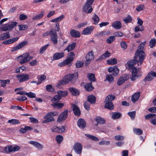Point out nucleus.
I'll list each match as a JSON object with an SVG mask.
<instances>
[{
	"instance_id": "obj_40",
	"label": "nucleus",
	"mask_w": 156,
	"mask_h": 156,
	"mask_svg": "<svg viewBox=\"0 0 156 156\" xmlns=\"http://www.w3.org/2000/svg\"><path fill=\"white\" fill-rule=\"evenodd\" d=\"M133 131L135 134L138 135H141L143 132V131L140 129L134 128Z\"/></svg>"
},
{
	"instance_id": "obj_15",
	"label": "nucleus",
	"mask_w": 156,
	"mask_h": 156,
	"mask_svg": "<svg viewBox=\"0 0 156 156\" xmlns=\"http://www.w3.org/2000/svg\"><path fill=\"white\" fill-rule=\"evenodd\" d=\"M138 60L137 59L135 58L134 59H132L128 62L127 65V66L129 67V69H133V67H135L134 66L137 62L138 63Z\"/></svg>"
},
{
	"instance_id": "obj_60",
	"label": "nucleus",
	"mask_w": 156,
	"mask_h": 156,
	"mask_svg": "<svg viewBox=\"0 0 156 156\" xmlns=\"http://www.w3.org/2000/svg\"><path fill=\"white\" fill-rule=\"evenodd\" d=\"M20 149V147L16 145L13 147L12 146V152H15L19 151Z\"/></svg>"
},
{
	"instance_id": "obj_31",
	"label": "nucleus",
	"mask_w": 156,
	"mask_h": 156,
	"mask_svg": "<svg viewBox=\"0 0 156 156\" xmlns=\"http://www.w3.org/2000/svg\"><path fill=\"white\" fill-rule=\"evenodd\" d=\"M117 62V59L115 58L112 59H109L107 60V64L110 65H114L116 64Z\"/></svg>"
},
{
	"instance_id": "obj_34",
	"label": "nucleus",
	"mask_w": 156,
	"mask_h": 156,
	"mask_svg": "<svg viewBox=\"0 0 156 156\" xmlns=\"http://www.w3.org/2000/svg\"><path fill=\"white\" fill-rule=\"evenodd\" d=\"M65 16L64 15H61L59 16L55 19H54L51 20V22H58L62 20L64 17Z\"/></svg>"
},
{
	"instance_id": "obj_47",
	"label": "nucleus",
	"mask_w": 156,
	"mask_h": 156,
	"mask_svg": "<svg viewBox=\"0 0 156 156\" xmlns=\"http://www.w3.org/2000/svg\"><path fill=\"white\" fill-rule=\"evenodd\" d=\"M9 81L10 80H0V83H2L1 86L3 87H5L6 84L9 83Z\"/></svg>"
},
{
	"instance_id": "obj_23",
	"label": "nucleus",
	"mask_w": 156,
	"mask_h": 156,
	"mask_svg": "<svg viewBox=\"0 0 156 156\" xmlns=\"http://www.w3.org/2000/svg\"><path fill=\"white\" fill-rule=\"evenodd\" d=\"M69 90L73 95L76 96L79 94V91L78 90L74 87L70 88L69 89Z\"/></svg>"
},
{
	"instance_id": "obj_59",
	"label": "nucleus",
	"mask_w": 156,
	"mask_h": 156,
	"mask_svg": "<svg viewBox=\"0 0 156 156\" xmlns=\"http://www.w3.org/2000/svg\"><path fill=\"white\" fill-rule=\"evenodd\" d=\"M115 139L116 140H122L124 139V136L121 135H117L115 137Z\"/></svg>"
},
{
	"instance_id": "obj_62",
	"label": "nucleus",
	"mask_w": 156,
	"mask_h": 156,
	"mask_svg": "<svg viewBox=\"0 0 156 156\" xmlns=\"http://www.w3.org/2000/svg\"><path fill=\"white\" fill-rule=\"evenodd\" d=\"M110 144L109 141H106L105 140H102L99 142V144L100 145H108Z\"/></svg>"
},
{
	"instance_id": "obj_37",
	"label": "nucleus",
	"mask_w": 156,
	"mask_h": 156,
	"mask_svg": "<svg viewBox=\"0 0 156 156\" xmlns=\"http://www.w3.org/2000/svg\"><path fill=\"white\" fill-rule=\"evenodd\" d=\"M132 20V18L129 15L127 16V17L124 18L123 19V20L126 23L131 22Z\"/></svg>"
},
{
	"instance_id": "obj_27",
	"label": "nucleus",
	"mask_w": 156,
	"mask_h": 156,
	"mask_svg": "<svg viewBox=\"0 0 156 156\" xmlns=\"http://www.w3.org/2000/svg\"><path fill=\"white\" fill-rule=\"evenodd\" d=\"M12 146L8 145L3 148V151L4 153H9L12 152Z\"/></svg>"
},
{
	"instance_id": "obj_51",
	"label": "nucleus",
	"mask_w": 156,
	"mask_h": 156,
	"mask_svg": "<svg viewBox=\"0 0 156 156\" xmlns=\"http://www.w3.org/2000/svg\"><path fill=\"white\" fill-rule=\"evenodd\" d=\"M49 45V44H47V45L42 47L40 49L39 53L40 54H43L44 51L47 49Z\"/></svg>"
},
{
	"instance_id": "obj_61",
	"label": "nucleus",
	"mask_w": 156,
	"mask_h": 156,
	"mask_svg": "<svg viewBox=\"0 0 156 156\" xmlns=\"http://www.w3.org/2000/svg\"><path fill=\"white\" fill-rule=\"evenodd\" d=\"M19 30H24L27 28V26L26 25H18Z\"/></svg>"
},
{
	"instance_id": "obj_35",
	"label": "nucleus",
	"mask_w": 156,
	"mask_h": 156,
	"mask_svg": "<svg viewBox=\"0 0 156 156\" xmlns=\"http://www.w3.org/2000/svg\"><path fill=\"white\" fill-rule=\"evenodd\" d=\"M44 118L46 119L43 121V123H46L48 122L54 121L55 120L52 117H49V116H48L47 117Z\"/></svg>"
},
{
	"instance_id": "obj_43",
	"label": "nucleus",
	"mask_w": 156,
	"mask_h": 156,
	"mask_svg": "<svg viewBox=\"0 0 156 156\" xmlns=\"http://www.w3.org/2000/svg\"><path fill=\"white\" fill-rule=\"evenodd\" d=\"M44 13V11H42L40 14L33 17V19L35 20L37 19H39L42 18Z\"/></svg>"
},
{
	"instance_id": "obj_49",
	"label": "nucleus",
	"mask_w": 156,
	"mask_h": 156,
	"mask_svg": "<svg viewBox=\"0 0 156 156\" xmlns=\"http://www.w3.org/2000/svg\"><path fill=\"white\" fill-rule=\"evenodd\" d=\"M63 139V138L62 136L58 135L56 136L55 140L58 143L60 144L62 141Z\"/></svg>"
},
{
	"instance_id": "obj_6",
	"label": "nucleus",
	"mask_w": 156,
	"mask_h": 156,
	"mask_svg": "<svg viewBox=\"0 0 156 156\" xmlns=\"http://www.w3.org/2000/svg\"><path fill=\"white\" fill-rule=\"evenodd\" d=\"M18 58L20 59L19 63L22 64L26 63L32 59L33 57L30 56L28 53H25L23 55L19 56L18 57Z\"/></svg>"
},
{
	"instance_id": "obj_48",
	"label": "nucleus",
	"mask_w": 156,
	"mask_h": 156,
	"mask_svg": "<svg viewBox=\"0 0 156 156\" xmlns=\"http://www.w3.org/2000/svg\"><path fill=\"white\" fill-rule=\"evenodd\" d=\"M8 122L11 123L13 125L18 124L20 123V122L18 120L14 119L9 120L8 121Z\"/></svg>"
},
{
	"instance_id": "obj_57",
	"label": "nucleus",
	"mask_w": 156,
	"mask_h": 156,
	"mask_svg": "<svg viewBox=\"0 0 156 156\" xmlns=\"http://www.w3.org/2000/svg\"><path fill=\"white\" fill-rule=\"evenodd\" d=\"M58 114L57 112H48L47 114L45 115L44 118H46L48 116H52L56 115H58Z\"/></svg>"
},
{
	"instance_id": "obj_5",
	"label": "nucleus",
	"mask_w": 156,
	"mask_h": 156,
	"mask_svg": "<svg viewBox=\"0 0 156 156\" xmlns=\"http://www.w3.org/2000/svg\"><path fill=\"white\" fill-rule=\"evenodd\" d=\"M74 75L73 74H69L66 75L64 76L62 80L59 82V85H64L68 83L71 81L73 78Z\"/></svg>"
},
{
	"instance_id": "obj_28",
	"label": "nucleus",
	"mask_w": 156,
	"mask_h": 156,
	"mask_svg": "<svg viewBox=\"0 0 156 156\" xmlns=\"http://www.w3.org/2000/svg\"><path fill=\"white\" fill-rule=\"evenodd\" d=\"M51 105L55 108L61 109L64 106V104L62 103H59L56 102L52 104Z\"/></svg>"
},
{
	"instance_id": "obj_3",
	"label": "nucleus",
	"mask_w": 156,
	"mask_h": 156,
	"mask_svg": "<svg viewBox=\"0 0 156 156\" xmlns=\"http://www.w3.org/2000/svg\"><path fill=\"white\" fill-rule=\"evenodd\" d=\"M115 98V96L114 95H109L107 96L105 99V107L111 110H112L114 108V106L111 101Z\"/></svg>"
},
{
	"instance_id": "obj_10",
	"label": "nucleus",
	"mask_w": 156,
	"mask_h": 156,
	"mask_svg": "<svg viewBox=\"0 0 156 156\" xmlns=\"http://www.w3.org/2000/svg\"><path fill=\"white\" fill-rule=\"evenodd\" d=\"M73 149L77 154H80L82 152V147L81 144L79 142L75 143L74 145Z\"/></svg>"
},
{
	"instance_id": "obj_50",
	"label": "nucleus",
	"mask_w": 156,
	"mask_h": 156,
	"mask_svg": "<svg viewBox=\"0 0 156 156\" xmlns=\"http://www.w3.org/2000/svg\"><path fill=\"white\" fill-rule=\"evenodd\" d=\"M46 89L48 92H53L54 89L51 85H47L46 87Z\"/></svg>"
},
{
	"instance_id": "obj_38",
	"label": "nucleus",
	"mask_w": 156,
	"mask_h": 156,
	"mask_svg": "<svg viewBox=\"0 0 156 156\" xmlns=\"http://www.w3.org/2000/svg\"><path fill=\"white\" fill-rule=\"evenodd\" d=\"M57 94L60 97H65L67 95V92L66 91H62V90L58 91L57 92Z\"/></svg>"
},
{
	"instance_id": "obj_2",
	"label": "nucleus",
	"mask_w": 156,
	"mask_h": 156,
	"mask_svg": "<svg viewBox=\"0 0 156 156\" xmlns=\"http://www.w3.org/2000/svg\"><path fill=\"white\" fill-rule=\"evenodd\" d=\"M145 56V54L143 50H137L135 54V58L138 60V66L141 65L142 64Z\"/></svg>"
},
{
	"instance_id": "obj_21",
	"label": "nucleus",
	"mask_w": 156,
	"mask_h": 156,
	"mask_svg": "<svg viewBox=\"0 0 156 156\" xmlns=\"http://www.w3.org/2000/svg\"><path fill=\"white\" fill-rule=\"evenodd\" d=\"M140 96V93L138 92L135 93L131 97V101L133 103H135L138 100Z\"/></svg>"
},
{
	"instance_id": "obj_52",
	"label": "nucleus",
	"mask_w": 156,
	"mask_h": 156,
	"mask_svg": "<svg viewBox=\"0 0 156 156\" xmlns=\"http://www.w3.org/2000/svg\"><path fill=\"white\" fill-rule=\"evenodd\" d=\"M120 45L121 48L123 50H125L127 47V44L124 41H121L120 42Z\"/></svg>"
},
{
	"instance_id": "obj_33",
	"label": "nucleus",
	"mask_w": 156,
	"mask_h": 156,
	"mask_svg": "<svg viewBox=\"0 0 156 156\" xmlns=\"http://www.w3.org/2000/svg\"><path fill=\"white\" fill-rule=\"evenodd\" d=\"M122 116V114L119 112H114L113 113L112 118L114 119L119 118Z\"/></svg>"
},
{
	"instance_id": "obj_7",
	"label": "nucleus",
	"mask_w": 156,
	"mask_h": 156,
	"mask_svg": "<svg viewBox=\"0 0 156 156\" xmlns=\"http://www.w3.org/2000/svg\"><path fill=\"white\" fill-rule=\"evenodd\" d=\"M51 34L50 35L51 41L54 44L58 43V35L56 30L53 28L51 29Z\"/></svg>"
},
{
	"instance_id": "obj_39",
	"label": "nucleus",
	"mask_w": 156,
	"mask_h": 156,
	"mask_svg": "<svg viewBox=\"0 0 156 156\" xmlns=\"http://www.w3.org/2000/svg\"><path fill=\"white\" fill-rule=\"evenodd\" d=\"M92 19L94 20V23L95 24H97L99 20V18L98 16L96 14H94V16L92 17Z\"/></svg>"
},
{
	"instance_id": "obj_30",
	"label": "nucleus",
	"mask_w": 156,
	"mask_h": 156,
	"mask_svg": "<svg viewBox=\"0 0 156 156\" xmlns=\"http://www.w3.org/2000/svg\"><path fill=\"white\" fill-rule=\"evenodd\" d=\"M76 45L75 43H73L72 44L69 45L64 50H67L68 52L73 50L75 48Z\"/></svg>"
},
{
	"instance_id": "obj_17",
	"label": "nucleus",
	"mask_w": 156,
	"mask_h": 156,
	"mask_svg": "<svg viewBox=\"0 0 156 156\" xmlns=\"http://www.w3.org/2000/svg\"><path fill=\"white\" fill-rule=\"evenodd\" d=\"M111 54L108 51H106L102 55L100 56L96 60L97 61L105 59L109 57Z\"/></svg>"
},
{
	"instance_id": "obj_22",
	"label": "nucleus",
	"mask_w": 156,
	"mask_h": 156,
	"mask_svg": "<svg viewBox=\"0 0 156 156\" xmlns=\"http://www.w3.org/2000/svg\"><path fill=\"white\" fill-rule=\"evenodd\" d=\"M29 143L30 144L34 145L39 149H42L43 148L42 145L37 142L31 141Z\"/></svg>"
},
{
	"instance_id": "obj_18",
	"label": "nucleus",
	"mask_w": 156,
	"mask_h": 156,
	"mask_svg": "<svg viewBox=\"0 0 156 156\" xmlns=\"http://www.w3.org/2000/svg\"><path fill=\"white\" fill-rule=\"evenodd\" d=\"M70 33L72 36L75 38L79 37L80 36V34L79 31L75 30H71Z\"/></svg>"
},
{
	"instance_id": "obj_19",
	"label": "nucleus",
	"mask_w": 156,
	"mask_h": 156,
	"mask_svg": "<svg viewBox=\"0 0 156 156\" xmlns=\"http://www.w3.org/2000/svg\"><path fill=\"white\" fill-rule=\"evenodd\" d=\"M112 27L115 29L119 30L121 28L122 25L119 21H117L114 22L112 23Z\"/></svg>"
},
{
	"instance_id": "obj_55",
	"label": "nucleus",
	"mask_w": 156,
	"mask_h": 156,
	"mask_svg": "<svg viewBox=\"0 0 156 156\" xmlns=\"http://www.w3.org/2000/svg\"><path fill=\"white\" fill-rule=\"evenodd\" d=\"M128 114L131 119H133L135 116L136 112L135 111L129 112L128 113Z\"/></svg>"
},
{
	"instance_id": "obj_53",
	"label": "nucleus",
	"mask_w": 156,
	"mask_h": 156,
	"mask_svg": "<svg viewBox=\"0 0 156 156\" xmlns=\"http://www.w3.org/2000/svg\"><path fill=\"white\" fill-rule=\"evenodd\" d=\"M119 72V70L118 68L116 66H114V70L113 71V73L112 74L114 76H117Z\"/></svg>"
},
{
	"instance_id": "obj_14",
	"label": "nucleus",
	"mask_w": 156,
	"mask_h": 156,
	"mask_svg": "<svg viewBox=\"0 0 156 156\" xmlns=\"http://www.w3.org/2000/svg\"><path fill=\"white\" fill-rule=\"evenodd\" d=\"M154 71H151L149 73L146 77L144 79V81H151L154 79Z\"/></svg>"
},
{
	"instance_id": "obj_56",
	"label": "nucleus",
	"mask_w": 156,
	"mask_h": 156,
	"mask_svg": "<svg viewBox=\"0 0 156 156\" xmlns=\"http://www.w3.org/2000/svg\"><path fill=\"white\" fill-rule=\"evenodd\" d=\"M106 80L110 82L113 80L114 78L112 74L108 75L106 76Z\"/></svg>"
},
{
	"instance_id": "obj_9",
	"label": "nucleus",
	"mask_w": 156,
	"mask_h": 156,
	"mask_svg": "<svg viewBox=\"0 0 156 156\" xmlns=\"http://www.w3.org/2000/svg\"><path fill=\"white\" fill-rule=\"evenodd\" d=\"M28 42L27 41H23L19 44L18 45L12 48L11 50L12 52L15 51L17 50L21 49L23 47L27 45Z\"/></svg>"
},
{
	"instance_id": "obj_45",
	"label": "nucleus",
	"mask_w": 156,
	"mask_h": 156,
	"mask_svg": "<svg viewBox=\"0 0 156 156\" xmlns=\"http://www.w3.org/2000/svg\"><path fill=\"white\" fill-rule=\"evenodd\" d=\"M61 99L60 97L58 95L53 97L51 100V101L54 103L55 101L57 102L58 101Z\"/></svg>"
},
{
	"instance_id": "obj_1",
	"label": "nucleus",
	"mask_w": 156,
	"mask_h": 156,
	"mask_svg": "<svg viewBox=\"0 0 156 156\" xmlns=\"http://www.w3.org/2000/svg\"><path fill=\"white\" fill-rule=\"evenodd\" d=\"M17 23L15 22H9L2 25L0 27V31H11L16 25Z\"/></svg>"
},
{
	"instance_id": "obj_13",
	"label": "nucleus",
	"mask_w": 156,
	"mask_h": 156,
	"mask_svg": "<svg viewBox=\"0 0 156 156\" xmlns=\"http://www.w3.org/2000/svg\"><path fill=\"white\" fill-rule=\"evenodd\" d=\"M72 108L75 115L76 116H80L81 114V112L78 107L77 105L73 104L72 105Z\"/></svg>"
},
{
	"instance_id": "obj_63",
	"label": "nucleus",
	"mask_w": 156,
	"mask_h": 156,
	"mask_svg": "<svg viewBox=\"0 0 156 156\" xmlns=\"http://www.w3.org/2000/svg\"><path fill=\"white\" fill-rule=\"evenodd\" d=\"M88 138L95 141H98L99 140V139L96 136L89 134H88Z\"/></svg>"
},
{
	"instance_id": "obj_16",
	"label": "nucleus",
	"mask_w": 156,
	"mask_h": 156,
	"mask_svg": "<svg viewBox=\"0 0 156 156\" xmlns=\"http://www.w3.org/2000/svg\"><path fill=\"white\" fill-rule=\"evenodd\" d=\"M77 125L80 128L84 129L86 126V122L84 120L82 119H79L77 121Z\"/></svg>"
},
{
	"instance_id": "obj_25",
	"label": "nucleus",
	"mask_w": 156,
	"mask_h": 156,
	"mask_svg": "<svg viewBox=\"0 0 156 156\" xmlns=\"http://www.w3.org/2000/svg\"><path fill=\"white\" fill-rule=\"evenodd\" d=\"M88 80L90 82H94L96 81V78L94 74L88 73Z\"/></svg>"
},
{
	"instance_id": "obj_8",
	"label": "nucleus",
	"mask_w": 156,
	"mask_h": 156,
	"mask_svg": "<svg viewBox=\"0 0 156 156\" xmlns=\"http://www.w3.org/2000/svg\"><path fill=\"white\" fill-rule=\"evenodd\" d=\"M16 77L20 83L27 81L29 79V76L27 74H18Z\"/></svg>"
},
{
	"instance_id": "obj_4",
	"label": "nucleus",
	"mask_w": 156,
	"mask_h": 156,
	"mask_svg": "<svg viewBox=\"0 0 156 156\" xmlns=\"http://www.w3.org/2000/svg\"><path fill=\"white\" fill-rule=\"evenodd\" d=\"M131 69L132 76L130 79L132 81H134L141 76L142 73L140 70V69L133 67V69Z\"/></svg>"
},
{
	"instance_id": "obj_41",
	"label": "nucleus",
	"mask_w": 156,
	"mask_h": 156,
	"mask_svg": "<svg viewBox=\"0 0 156 156\" xmlns=\"http://www.w3.org/2000/svg\"><path fill=\"white\" fill-rule=\"evenodd\" d=\"M156 114L153 113H150L149 114L145 116V118L146 119L148 120L151 119L152 118H154L156 116Z\"/></svg>"
},
{
	"instance_id": "obj_36",
	"label": "nucleus",
	"mask_w": 156,
	"mask_h": 156,
	"mask_svg": "<svg viewBox=\"0 0 156 156\" xmlns=\"http://www.w3.org/2000/svg\"><path fill=\"white\" fill-rule=\"evenodd\" d=\"M73 61V58H71L68 57L64 60L66 65H68L69 67H70L71 66V62Z\"/></svg>"
},
{
	"instance_id": "obj_12",
	"label": "nucleus",
	"mask_w": 156,
	"mask_h": 156,
	"mask_svg": "<svg viewBox=\"0 0 156 156\" xmlns=\"http://www.w3.org/2000/svg\"><path fill=\"white\" fill-rule=\"evenodd\" d=\"M68 110H65L62 112L59 116L57 121L59 122H61L66 119L67 117Z\"/></svg>"
},
{
	"instance_id": "obj_44",
	"label": "nucleus",
	"mask_w": 156,
	"mask_h": 156,
	"mask_svg": "<svg viewBox=\"0 0 156 156\" xmlns=\"http://www.w3.org/2000/svg\"><path fill=\"white\" fill-rule=\"evenodd\" d=\"M84 62L83 61H77L76 63V67L79 68L83 67L84 65Z\"/></svg>"
},
{
	"instance_id": "obj_42",
	"label": "nucleus",
	"mask_w": 156,
	"mask_h": 156,
	"mask_svg": "<svg viewBox=\"0 0 156 156\" xmlns=\"http://www.w3.org/2000/svg\"><path fill=\"white\" fill-rule=\"evenodd\" d=\"M83 12L85 13H88V0H87L82 8Z\"/></svg>"
},
{
	"instance_id": "obj_20",
	"label": "nucleus",
	"mask_w": 156,
	"mask_h": 156,
	"mask_svg": "<svg viewBox=\"0 0 156 156\" xmlns=\"http://www.w3.org/2000/svg\"><path fill=\"white\" fill-rule=\"evenodd\" d=\"M64 55V52L56 53L53 56V59L54 60H57L63 57Z\"/></svg>"
},
{
	"instance_id": "obj_24",
	"label": "nucleus",
	"mask_w": 156,
	"mask_h": 156,
	"mask_svg": "<svg viewBox=\"0 0 156 156\" xmlns=\"http://www.w3.org/2000/svg\"><path fill=\"white\" fill-rule=\"evenodd\" d=\"M10 37L9 32H5L0 35V40H5Z\"/></svg>"
},
{
	"instance_id": "obj_46",
	"label": "nucleus",
	"mask_w": 156,
	"mask_h": 156,
	"mask_svg": "<svg viewBox=\"0 0 156 156\" xmlns=\"http://www.w3.org/2000/svg\"><path fill=\"white\" fill-rule=\"evenodd\" d=\"M156 44V39L154 38L151 39L149 43V45L151 48H152L155 46Z\"/></svg>"
},
{
	"instance_id": "obj_29",
	"label": "nucleus",
	"mask_w": 156,
	"mask_h": 156,
	"mask_svg": "<svg viewBox=\"0 0 156 156\" xmlns=\"http://www.w3.org/2000/svg\"><path fill=\"white\" fill-rule=\"evenodd\" d=\"M95 120L97 122H98V123L101 124H103L105 122V120L104 118L100 117H97Z\"/></svg>"
},
{
	"instance_id": "obj_58",
	"label": "nucleus",
	"mask_w": 156,
	"mask_h": 156,
	"mask_svg": "<svg viewBox=\"0 0 156 156\" xmlns=\"http://www.w3.org/2000/svg\"><path fill=\"white\" fill-rule=\"evenodd\" d=\"M26 95L29 98H34L35 97L36 94L32 92L27 93Z\"/></svg>"
},
{
	"instance_id": "obj_11",
	"label": "nucleus",
	"mask_w": 156,
	"mask_h": 156,
	"mask_svg": "<svg viewBox=\"0 0 156 156\" xmlns=\"http://www.w3.org/2000/svg\"><path fill=\"white\" fill-rule=\"evenodd\" d=\"M129 78L128 74H124L118 80L117 84L118 85H121L123 83Z\"/></svg>"
},
{
	"instance_id": "obj_32",
	"label": "nucleus",
	"mask_w": 156,
	"mask_h": 156,
	"mask_svg": "<svg viewBox=\"0 0 156 156\" xmlns=\"http://www.w3.org/2000/svg\"><path fill=\"white\" fill-rule=\"evenodd\" d=\"M96 98L92 95L88 96V102L91 104H94L95 103Z\"/></svg>"
},
{
	"instance_id": "obj_26",
	"label": "nucleus",
	"mask_w": 156,
	"mask_h": 156,
	"mask_svg": "<svg viewBox=\"0 0 156 156\" xmlns=\"http://www.w3.org/2000/svg\"><path fill=\"white\" fill-rule=\"evenodd\" d=\"M94 58V53L92 51H91L88 52V64L91 62V61Z\"/></svg>"
},
{
	"instance_id": "obj_54",
	"label": "nucleus",
	"mask_w": 156,
	"mask_h": 156,
	"mask_svg": "<svg viewBox=\"0 0 156 156\" xmlns=\"http://www.w3.org/2000/svg\"><path fill=\"white\" fill-rule=\"evenodd\" d=\"M115 39V37L114 36H111L108 38L107 39L106 42L110 44Z\"/></svg>"
},
{
	"instance_id": "obj_64",
	"label": "nucleus",
	"mask_w": 156,
	"mask_h": 156,
	"mask_svg": "<svg viewBox=\"0 0 156 156\" xmlns=\"http://www.w3.org/2000/svg\"><path fill=\"white\" fill-rule=\"evenodd\" d=\"M146 43V42L145 41L144 42L142 43L140 46L138 47V48L137 49V50H143V49L144 48V46L145 45Z\"/></svg>"
}]
</instances>
